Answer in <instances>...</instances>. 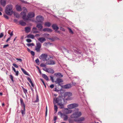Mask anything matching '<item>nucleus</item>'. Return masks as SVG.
I'll return each mask as SVG.
<instances>
[{"instance_id": "1", "label": "nucleus", "mask_w": 123, "mask_h": 123, "mask_svg": "<svg viewBox=\"0 0 123 123\" xmlns=\"http://www.w3.org/2000/svg\"><path fill=\"white\" fill-rule=\"evenodd\" d=\"M53 102L54 104L57 103L60 109H63L64 108V100L62 97L59 96L57 98H54Z\"/></svg>"}, {"instance_id": "2", "label": "nucleus", "mask_w": 123, "mask_h": 123, "mask_svg": "<svg viewBox=\"0 0 123 123\" xmlns=\"http://www.w3.org/2000/svg\"><path fill=\"white\" fill-rule=\"evenodd\" d=\"M24 11L21 12L20 14L22 16L23 19L25 20H27L29 18L34 17L35 16V14L33 12H30L28 13L27 17L26 12H27V10L25 7H24Z\"/></svg>"}, {"instance_id": "3", "label": "nucleus", "mask_w": 123, "mask_h": 123, "mask_svg": "<svg viewBox=\"0 0 123 123\" xmlns=\"http://www.w3.org/2000/svg\"><path fill=\"white\" fill-rule=\"evenodd\" d=\"M82 115L81 112L79 111V109L77 108L74 110L73 113L71 115L70 117L72 118H77L80 117Z\"/></svg>"}, {"instance_id": "4", "label": "nucleus", "mask_w": 123, "mask_h": 123, "mask_svg": "<svg viewBox=\"0 0 123 123\" xmlns=\"http://www.w3.org/2000/svg\"><path fill=\"white\" fill-rule=\"evenodd\" d=\"M12 5H10L6 6L5 10V12L7 14L11 15L12 13Z\"/></svg>"}, {"instance_id": "5", "label": "nucleus", "mask_w": 123, "mask_h": 123, "mask_svg": "<svg viewBox=\"0 0 123 123\" xmlns=\"http://www.w3.org/2000/svg\"><path fill=\"white\" fill-rule=\"evenodd\" d=\"M48 55L46 53L42 54L39 56V58L43 61H47L48 60H49V57H48Z\"/></svg>"}, {"instance_id": "6", "label": "nucleus", "mask_w": 123, "mask_h": 123, "mask_svg": "<svg viewBox=\"0 0 123 123\" xmlns=\"http://www.w3.org/2000/svg\"><path fill=\"white\" fill-rule=\"evenodd\" d=\"M72 95V93L70 92H67L65 93L64 96L65 97H67L66 100H70L73 99V98L71 97Z\"/></svg>"}, {"instance_id": "7", "label": "nucleus", "mask_w": 123, "mask_h": 123, "mask_svg": "<svg viewBox=\"0 0 123 123\" xmlns=\"http://www.w3.org/2000/svg\"><path fill=\"white\" fill-rule=\"evenodd\" d=\"M52 57L50 56L49 58V60H48L47 61H46V64L47 65H54L55 64V61L49 59V58H50Z\"/></svg>"}, {"instance_id": "8", "label": "nucleus", "mask_w": 123, "mask_h": 123, "mask_svg": "<svg viewBox=\"0 0 123 123\" xmlns=\"http://www.w3.org/2000/svg\"><path fill=\"white\" fill-rule=\"evenodd\" d=\"M58 114L61 115V116L62 118L64 121H67L68 119V117L67 115H66L64 113H62L61 112L59 111L58 112Z\"/></svg>"}, {"instance_id": "9", "label": "nucleus", "mask_w": 123, "mask_h": 123, "mask_svg": "<svg viewBox=\"0 0 123 123\" xmlns=\"http://www.w3.org/2000/svg\"><path fill=\"white\" fill-rule=\"evenodd\" d=\"M36 19L37 23L39 22L40 23H41V22H43L44 18L43 17L41 16H37L36 17Z\"/></svg>"}, {"instance_id": "10", "label": "nucleus", "mask_w": 123, "mask_h": 123, "mask_svg": "<svg viewBox=\"0 0 123 123\" xmlns=\"http://www.w3.org/2000/svg\"><path fill=\"white\" fill-rule=\"evenodd\" d=\"M41 47V44L39 42H37L35 49L37 52H39Z\"/></svg>"}, {"instance_id": "11", "label": "nucleus", "mask_w": 123, "mask_h": 123, "mask_svg": "<svg viewBox=\"0 0 123 123\" xmlns=\"http://www.w3.org/2000/svg\"><path fill=\"white\" fill-rule=\"evenodd\" d=\"M78 106L77 104L75 103H74L69 105H68V107L69 109H73Z\"/></svg>"}, {"instance_id": "12", "label": "nucleus", "mask_w": 123, "mask_h": 123, "mask_svg": "<svg viewBox=\"0 0 123 123\" xmlns=\"http://www.w3.org/2000/svg\"><path fill=\"white\" fill-rule=\"evenodd\" d=\"M63 82V81L62 79L58 78L55 81V82L56 84H58L59 85H60V83Z\"/></svg>"}, {"instance_id": "13", "label": "nucleus", "mask_w": 123, "mask_h": 123, "mask_svg": "<svg viewBox=\"0 0 123 123\" xmlns=\"http://www.w3.org/2000/svg\"><path fill=\"white\" fill-rule=\"evenodd\" d=\"M43 24V22H41V23L38 24L37 25V27L41 31L43 27L42 25Z\"/></svg>"}, {"instance_id": "14", "label": "nucleus", "mask_w": 123, "mask_h": 123, "mask_svg": "<svg viewBox=\"0 0 123 123\" xmlns=\"http://www.w3.org/2000/svg\"><path fill=\"white\" fill-rule=\"evenodd\" d=\"M72 87L71 84H68L62 86V87L65 89H68Z\"/></svg>"}, {"instance_id": "15", "label": "nucleus", "mask_w": 123, "mask_h": 123, "mask_svg": "<svg viewBox=\"0 0 123 123\" xmlns=\"http://www.w3.org/2000/svg\"><path fill=\"white\" fill-rule=\"evenodd\" d=\"M72 111L71 110H68V109H65L64 111V113L66 114H68L71 113Z\"/></svg>"}, {"instance_id": "16", "label": "nucleus", "mask_w": 123, "mask_h": 123, "mask_svg": "<svg viewBox=\"0 0 123 123\" xmlns=\"http://www.w3.org/2000/svg\"><path fill=\"white\" fill-rule=\"evenodd\" d=\"M54 75L56 77L59 78H62L63 77V75H62L60 73H55L54 74Z\"/></svg>"}, {"instance_id": "17", "label": "nucleus", "mask_w": 123, "mask_h": 123, "mask_svg": "<svg viewBox=\"0 0 123 123\" xmlns=\"http://www.w3.org/2000/svg\"><path fill=\"white\" fill-rule=\"evenodd\" d=\"M38 40L41 43H43L46 41L45 38L43 37H40L38 39Z\"/></svg>"}, {"instance_id": "18", "label": "nucleus", "mask_w": 123, "mask_h": 123, "mask_svg": "<svg viewBox=\"0 0 123 123\" xmlns=\"http://www.w3.org/2000/svg\"><path fill=\"white\" fill-rule=\"evenodd\" d=\"M32 31L33 33L35 34L39 33V31H37V28L35 27H33L32 28Z\"/></svg>"}, {"instance_id": "19", "label": "nucleus", "mask_w": 123, "mask_h": 123, "mask_svg": "<svg viewBox=\"0 0 123 123\" xmlns=\"http://www.w3.org/2000/svg\"><path fill=\"white\" fill-rule=\"evenodd\" d=\"M16 10L18 11H20L22 10V9L21 6L18 5H16Z\"/></svg>"}, {"instance_id": "20", "label": "nucleus", "mask_w": 123, "mask_h": 123, "mask_svg": "<svg viewBox=\"0 0 123 123\" xmlns=\"http://www.w3.org/2000/svg\"><path fill=\"white\" fill-rule=\"evenodd\" d=\"M31 30V28L29 27H25V31L26 33H28Z\"/></svg>"}, {"instance_id": "21", "label": "nucleus", "mask_w": 123, "mask_h": 123, "mask_svg": "<svg viewBox=\"0 0 123 123\" xmlns=\"http://www.w3.org/2000/svg\"><path fill=\"white\" fill-rule=\"evenodd\" d=\"M44 31H47L49 32H51L52 30L51 29L48 28H45L43 30Z\"/></svg>"}, {"instance_id": "22", "label": "nucleus", "mask_w": 123, "mask_h": 123, "mask_svg": "<svg viewBox=\"0 0 123 123\" xmlns=\"http://www.w3.org/2000/svg\"><path fill=\"white\" fill-rule=\"evenodd\" d=\"M52 27L54 30L55 31H57L58 29L57 26L55 24H53L52 25Z\"/></svg>"}, {"instance_id": "23", "label": "nucleus", "mask_w": 123, "mask_h": 123, "mask_svg": "<svg viewBox=\"0 0 123 123\" xmlns=\"http://www.w3.org/2000/svg\"><path fill=\"white\" fill-rule=\"evenodd\" d=\"M47 72L52 74L54 73V71L53 69L49 68H48Z\"/></svg>"}, {"instance_id": "24", "label": "nucleus", "mask_w": 123, "mask_h": 123, "mask_svg": "<svg viewBox=\"0 0 123 123\" xmlns=\"http://www.w3.org/2000/svg\"><path fill=\"white\" fill-rule=\"evenodd\" d=\"M6 1L5 0H1L0 3L1 5L3 6H5L6 4Z\"/></svg>"}, {"instance_id": "25", "label": "nucleus", "mask_w": 123, "mask_h": 123, "mask_svg": "<svg viewBox=\"0 0 123 123\" xmlns=\"http://www.w3.org/2000/svg\"><path fill=\"white\" fill-rule=\"evenodd\" d=\"M85 120L84 117H82L78 118V121L79 122H82L84 121Z\"/></svg>"}, {"instance_id": "26", "label": "nucleus", "mask_w": 123, "mask_h": 123, "mask_svg": "<svg viewBox=\"0 0 123 123\" xmlns=\"http://www.w3.org/2000/svg\"><path fill=\"white\" fill-rule=\"evenodd\" d=\"M42 76L46 80L48 81L49 80V79L48 77L45 74H42Z\"/></svg>"}, {"instance_id": "27", "label": "nucleus", "mask_w": 123, "mask_h": 123, "mask_svg": "<svg viewBox=\"0 0 123 123\" xmlns=\"http://www.w3.org/2000/svg\"><path fill=\"white\" fill-rule=\"evenodd\" d=\"M51 25V24L49 22H46L45 23L44 25L45 26L49 27Z\"/></svg>"}, {"instance_id": "28", "label": "nucleus", "mask_w": 123, "mask_h": 123, "mask_svg": "<svg viewBox=\"0 0 123 123\" xmlns=\"http://www.w3.org/2000/svg\"><path fill=\"white\" fill-rule=\"evenodd\" d=\"M19 24L22 26H25L26 25V24L25 22H24L22 20H21L19 22Z\"/></svg>"}, {"instance_id": "29", "label": "nucleus", "mask_w": 123, "mask_h": 123, "mask_svg": "<svg viewBox=\"0 0 123 123\" xmlns=\"http://www.w3.org/2000/svg\"><path fill=\"white\" fill-rule=\"evenodd\" d=\"M27 80L30 83L32 86L33 87L34 86V85L33 84V83L32 82L30 78L29 77H28L27 78Z\"/></svg>"}, {"instance_id": "30", "label": "nucleus", "mask_w": 123, "mask_h": 123, "mask_svg": "<svg viewBox=\"0 0 123 123\" xmlns=\"http://www.w3.org/2000/svg\"><path fill=\"white\" fill-rule=\"evenodd\" d=\"M20 101L21 105L23 106L24 107V109H25V104L23 102V99L22 98H20Z\"/></svg>"}, {"instance_id": "31", "label": "nucleus", "mask_w": 123, "mask_h": 123, "mask_svg": "<svg viewBox=\"0 0 123 123\" xmlns=\"http://www.w3.org/2000/svg\"><path fill=\"white\" fill-rule=\"evenodd\" d=\"M27 37L28 38H30L33 39H34V37L33 35L30 34L27 35Z\"/></svg>"}, {"instance_id": "32", "label": "nucleus", "mask_w": 123, "mask_h": 123, "mask_svg": "<svg viewBox=\"0 0 123 123\" xmlns=\"http://www.w3.org/2000/svg\"><path fill=\"white\" fill-rule=\"evenodd\" d=\"M21 70L23 72V73L25 75H28V74L27 72L25 71L23 68H21Z\"/></svg>"}, {"instance_id": "33", "label": "nucleus", "mask_w": 123, "mask_h": 123, "mask_svg": "<svg viewBox=\"0 0 123 123\" xmlns=\"http://www.w3.org/2000/svg\"><path fill=\"white\" fill-rule=\"evenodd\" d=\"M21 70L23 72V73L25 75H28V74L27 72L25 71L23 68H21Z\"/></svg>"}, {"instance_id": "34", "label": "nucleus", "mask_w": 123, "mask_h": 123, "mask_svg": "<svg viewBox=\"0 0 123 123\" xmlns=\"http://www.w3.org/2000/svg\"><path fill=\"white\" fill-rule=\"evenodd\" d=\"M22 89L24 93L25 94H26V93L27 92V89H25L22 86Z\"/></svg>"}, {"instance_id": "35", "label": "nucleus", "mask_w": 123, "mask_h": 123, "mask_svg": "<svg viewBox=\"0 0 123 123\" xmlns=\"http://www.w3.org/2000/svg\"><path fill=\"white\" fill-rule=\"evenodd\" d=\"M54 105V110L55 111V112H56L57 111L58 107L57 106L55 105V104Z\"/></svg>"}, {"instance_id": "36", "label": "nucleus", "mask_w": 123, "mask_h": 123, "mask_svg": "<svg viewBox=\"0 0 123 123\" xmlns=\"http://www.w3.org/2000/svg\"><path fill=\"white\" fill-rule=\"evenodd\" d=\"M25 109H24H24L23 110H21V113L23 115V116L25 114Z\"/></svg>"}, {"instance_id": "37", "label": "nucleus", "mask_w": 123, "mask_h": 123, "mask_svg": "<svg viewBox=\"0 0 123 123\" xmlns=\"http://www.w3.org/2000/svg\"><path fill=\"white\" fill-rule=\"evenodd\" d=\"M46 65H47L46 64V63H45V64L44 63H42L40 65V66L42 67H44L46 66Z\"/></svg>"}, {"instance_id": "38", "label": "nucleus", "mask_w": 123, "mask_h": 123, "mask_svg": "<svg viewBox=\"0 0 123 123\" xmlns=\"http://www.w3.org/2000/svg\"><path fill=\"white\" fill-rule=\"evenodd\" d=\"M10 78L11 80L12 81H13V77L12 75H10Z\"/></svg>"}, {"instance_id": "39", "label": "nucleus", "mask_w": 123, "mask_h": 123, "mask_svg": "<svg viewBox=\"0 0 123 123\" xmlns=\"http://www.w3.org/2000/svg\"><path fill=\"white\" fill-rule=\"evenodd\" d=\"M27 45L28 46H33L34 45V44L32 43H29L27 44Z\"/></svg>"}, {"instance_id": "40", "label": "nucleus", "mask_w": 123, "mask_h": 123, "mask_svg": "<svg viewBox=\"0 0 123 123\" xmlns=\"http://www.w3.org/2000/svg\"><path fill=\"white\" fill-rule=\"evenodd\" d=\"M12 65L14 66L15 68H18V67L17 65L15 63H13L12 64Z\"/></svg>"}, {"instance_id": "41", "label": "nucleus", "mask_w": 123, "mask_h": 123, "mask_svg": "<svg viewBox=\"0 0 123 123\" xmlns=\"http://www.w3.org/2000/svg\"><path fill=\"white\" fill-rule=\"evenodd\" d=\"M15 72V75L16 76H18L19 74L18 71H16Z\"/></svg>"}, {"instance_id": "42", "label": "nucleus", "mask_w": 123, "mask_h": 123, "mask_svg": "<svg viewBox=\"0 0 123 123\" xmlns=\"http://www.w3.org/2000/svg\"><path fill=\"white\" fill-rule=\"evenodd\" d=\"M39 101V98L38 96H37L36 97V100L35 101V102H37Z\"/></svg>"}, {"instance_id": "43", "label": "nucleus", "mask_w": 123, "mask_h": 123, "mask_svg": "<svg viewBox=\"0 0 123 123\" xmlns=\"http://www.w3.org/2000/svg\"><path fill=\"white\" fill-rule=\"evenodd\" d=\"M30 53L31 55H32L33 56H34L35 55V53L33 51H31L30 52Z\"/></svg>"}, {"instance_id": "44", "label": "nucleus", "mask_w": 123, "mask_h": 123, "mask_svg": "<svg viewBox=\"0 0 123 123\" xmlns=\"http://www.w3.org/2000/svg\"><path fill=\"white\" fill-rule=\"evenodd\" d=\"M35 62L36 63H38L39 62V60L38 58H37L35 60Z\"/></svg>"}, {"instance_id": "45", "label": "nucleus", "mask_w": 123, "mask_h": 123, "mask_svg": "<svg viewBox=\"0 0 123 123\" xmlns=\"http://www.w3.org/2000/svg\"><path fill=\"white\" fill-rule=\"evenodd\" d=\"M26 41L28 43H30L32 41L30 39H27L26 40Z\"/></svg>"}, {"instance_id": "46", "label": "nucleus", "mask_w": 123, "mask_h": 123, "mask_svg": "<svg viewBox=\"0 0 123 123\" xmlns=\"http://www.w3.org/2000/svg\"><path fill=\"white\" fill-rule=\"evenodd\" d=\"M68 29L70 33L72 34L73 33V31L70 28H68Z\"/></svg>"}, {"instance_id": "47", "label": "nucleus", "mask_w": 123, "mask_h": 123, "mask_svg": "<svg viewBox=\"0 0 123 123\" xmlns=\"http://www.w3.org/2000/svg\"><path fill=\"white\" fill-rule=\"evenodd\" d=\"M48 68H46L45 67L44 68H43V70L44 71H45L46 72H47V70L48 69Z\"/></svg>"}, {"instance_id": "48", "label": "nucleus", "mask_w": 123, "mask_h": 123, "mask_svg": "<svg viewBox=\"0 0 123 123\" xmlns=\"http://www.w3.org/2000/svg\"><path fill=\"white\" fill-rule=\"evenodd\" d=\"M68 121L69 122V123H73V120L70 119L68 120Z\"/></svg>"}, {"instance_id": "49", "label": "nucleus", "mask_w": 123, "mask_h": 123, "mask_svg": "<svg viewBox=\"0 0 123 123\" xmlns=\"http://www.w3.org/2000/svg\"><path fill=\"white\" fill-rule=\"evenodd\" d=\"M4 36L3 33H1L0 34V38Z\"/></svg>"}, {"instance_id": "50", "label": "nucleus", "mask_w": 123, "mask_h": 123, "mask_svg": "<svg viewBox=\"0 0 123 123\" xmlns=\"http://www.w3.org/2000/svg\"><path fill=\"white\" fill-rule=\"evenodd\" d=\"M50 79L53 82H54V80L53 79V77L52 76H50Z\"/></svg>"}, {"instance_id": "51", "label": "nucleus", "mask_w": 123, "mask_h": 123, "mask_svg": "<svg viewBox=\"0 0 123 123\" xmlns=\"http://www.w3.org/2000/svg\"><path fill=\"white\" fill-rule=\"evenodd\" d=\"M4 17L6 19H8L9 18L6 15H4Z\"/></svg>"}, {"instance_id": "52", "label": "nucleus", "mask_w": 123, "mask_h": 123, "mask_svg": "<svg viewBox=\"0 0 123 123\" xmlns=\"http://www.w3.org/2000/svg\"><path fill=\"white\" fill-rule=\"evenodd\" d=\"M8 44H6V45H4L3 46V48H6L7 47H8L9 46Z\"/></svg>"}, {"instance_id": "53", "label": "nucleus", "mask_w": 123, "mask_h": 123, "mask_svg": "<svg viewBox=\"0 0 123 123\" xmlns=\"http://www.w3.org/2000/svg\"><path fill=\"white\" fill-rule=\"evenodd\" d=\"M40 80H41V81H42V82L43 84V85L45 86L46 87V86H45V83L43 80L42 79H40Z\"/></svg>"}, {"instance_id": "54", "label": "nucleus", "mask_w": 123, "mask_h": 123, "mask_svg": "<svg viewBox=\"0 0 123 123\" xmlns=\"http://www.w3.org/2000/svg\"><path fill=\"white\" fill-rule=\"evenodd\" d=\"M16 59L17 60L20 61V62H21L22 61V60L21 59L16 58Z\"/></svg>"}, {"instance_id": "55", "label": "nucleus", "mask_w": 123, "mask_h": 123, "mask_svg": "<svg viewBox=\"0 0 123 123\" xmlns=\"http://www.w3.org/2000/svg\"><path fill=\"white\" fill-rule=\"evenodd\" d=\"M54 86L53 84H52V85H51L50 86V87L51 88H53L54 87Z\"/></svg>"}, {"instance_id": "56", "label": "nucleus", "mask_w": 123, "mask_h": 123, "mask_svg": "<svg viewBox=\"0 0 123 123\" xmlns=\"http://www.w3.org/2000/svg\"><path fill=\"white\" fill-rule=\"evenodd\" d=\"M20 0L21 1V2H22L23 3H27V2L23 0Z\"/></svg>"}, {"instance_id": "57", "label": "nucleus", "mask_w": 123, "mask_h": 123, "mask_svg": "<svg viewBox=\"0 0 123 123\" xmlns=\"http://www.w3.org/2000/svg\"><path fill=\"white\" fill-rule=\"evenodd\" d=\"M73 49H74V50L75 51H77V49L76 48L74 47H73Z\"/></svg>"}, {"instance_id": "58", "label": "nucleus", "mask_w": 123, "mask_h": 123, "mask_svg": "<svg viewBox=\"0 0 123 123\" xmlns=\"http://www.w3.org/2000/svg\"><path fill=\"white\" fill-rule=\"evenodd\" d=\"M11 38V37L8 38L6 40V42H7L8 41H9L10 40Z\"/></svg>"}, {"instance_id": "59", "label": "nucleus", "mask_w": 123, "mask_h": 123, "mask_svg": "<svg viewBox=\"0 0 123 123\" xmlns=\"http://www.w3.org/2000/svg\"><path fill=\"white\" fill-rule=\"evenodd\" d=\"M12 69L14 71V72H16V70L14 68L13 66L12 67Z\"/></svg>"}, {"instance_id": "60", "label": "nucleus", "mask_w": 123, "mask_h": 123, "mask_svg": "<svg viewBox=\"0 0 123 123\" xmlns=\"http://www.w3.org/2000/svg\"><path fill=\"white\" fill-rule=\"evenodd\" d=\"M61 30L62 31H65V29L61 27Z\"/></svg>"}, {"instance_id": "61", "label": "nucleus", "mask_w": 123, "mask_h": 123, "mask_svg": "<svg viewBox=\"0 0 123 123\" xmlns=\"http://www.w3.org/2000/svg\"><path fill=\"white\" fill-rule=\"evenodd\" d=\"M47 106H46V113H45L46 116L47 115Z\"/></svg>"}, {"instance_id": "62", "label": "nucleus", "mask_w": 123, "mask_h": 123, "mask_svg": "<svg viewBox=\"0 0 123 123\" xmlns=\"http://www.w3.org/2000/svg\"><path fill=\"white\" fill-rule=\"evenodd\" d=\"M57 118L56 117H54V121H55V123L56 121V120Z\"/></svg>"}, {"instance_id": "63", "label": "nucleus", "mask_w": 123, "mask_h": 123, "mask_svg": "<svg viewBox=\"0 0 123 123\" xmlns=\"http://www.w3.org/2000/svg\"><path fill=\"white\" fill-rule=\"evenodd\" d=\"M13 35V32H12H12H11L10 33V35L11 36H11H12Z\"/></svg>"}, {"instance_id": "64", "label": "nucleus", "mask_w": 123, "mask_h": 123, "mask_svg": "<svg viewBox=\"0 0 123 123\" xmlns=\"http://www.w3.org/2000/svg\"><path fill=\"white\" fill-rule=\"evenodd\" d=\"M17 21V20L16 19H15L14 20V21L15 22H16Z\"/></svg>"}]
</instances>
